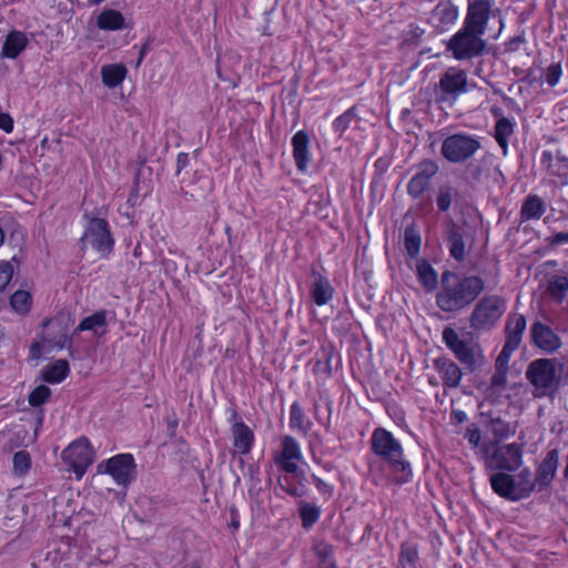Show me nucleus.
<instances>
[{
  "mask_svg": "<svg viewBox=\"0 0 568 568\" xmlns=\"http://www.w3.org/2000/svg\"><path fill=\"white\" fill-rule=\"evenodd\" d=\"M304 480L305 475L300 469L296 473H285L277 479L281 489L293 497H303L306 494Z\"/></svg>",
  "mask_w": 568,
  "mask_h": 568,
  "instance_id": "nucleus-27",
  "label": "nucleus"
},
{
  "mask_svg": "<svg viewBox=\"0 0 568 568\" xmlns=\"http://www.w3.org/2000/svg\"><path fill=\"white\" fill-rule=\"evenodd\" d=\"M480 439V436L478 433L476 434H473L470 437H469V442L474 445H478V442Z\"/></svg>",
  "mask_w": 568,
  "mask_h": 568,
  "instance_id": "nucleus-58",
  "label": "nucleus"
},
{
  "mask_svg": "<svg viewBox=\"0 0 568 568\" xmlns=\"http://www.w3.org/2000/svg\"><path fill=\"white\" fill-rule=\"evenodd\" d=\"M454 415L459 423H463L466 419V414L463 410H456L454 412Z\"/></svg>",
  "mask_w": 568,
  "mask_h": 568,
  "instance_id": "nucleus-56",
  "label": "nucleus"
},
{
  "mask_svg": "<svg viewBox=\"0 0 568 568\" xmlns=\"http://www.w3.org/2000/svg\"><path fill=\"white\" fill-rule=\"evenodd\" d=\"M398 568H423L420 565L418 545L412 541L400 544Z\"/></svg>",
  "mask_w": 568,
  "mask_h": 568,
  "instance_id": "nucleus-30",
  "label": "nucleus"
},
{
  "mask_svg": "<svg viewBox=\"0 0 568 568\" xmlns=\"http://www.w3.org/2000/svg\"><path fill=\"white\" fill-rule=\"evenodd\" d=\"M126 73V67L122 63L105 64L101 68L102 83L106 88L113 89L123 82Z\"/></svg>",
  "mask_w": 568,
  "mask_h": 568,
  "instance_id": "nucleus-31",
  "label": "nucleus"
},
{
  "mask_svg": "<svg viewBox=\"0 0 568 568\" xmlns=\"http://www.w3.org/2000/svg\"><path fill=\"white\" fill-rule=\"evenodd\" d=\"M547 293L556 303H562L568 295V277L554 275L548 282Z\"/></svg>",
  "mask_w": 568,
  "mask_h": 568,
  "instance_id": "nucleus-36",
  "label": "nucleus"
},
{
  "mask_svg": "<svg viewBox=\"0 0 568 568\" xmlns=\"http://www.w3.org/2000/svg\"><path fill=\"white\" fill-rule=\"evenodd\" d=\"M507 383V368L496 367L495 373L490 378V387L495 390H500Z\"/></svg>",
  "mask_w": 568,
  "mask_h": 568,
  "instance_id": "nucleus-49",
  "label": "nucleus"
},
{
  "mask_svg": "<svg viewBox=\"0 0 568 568\" xmlns=\"http://www.w3.org/2000/svg\"><path fill=\"white\" fill-rule=\"evenodd\" d=\"M62 457L78 475H82L94 459L90 442L84 437L72 442L63 450Z\"/></svg>",
  "mask_w": 568,
  "mask_h": 568,
  "instance_id": "nucleus-14",
  "label": "nucleus"
},
{
  "mask_svg": "<svg viewBox=\"0 0 568 568\" xmlns=\"http://www.w3.org/2000/svg\"><path fill=\"white\" fill-rule=\"evenodd\" d=\"M525 377L534 398L554 397L560 388L568 386V361L558 357L532 359Z\"/></svg>",
  "mask_w": 568,
  "mask_h": 568,
  "instance_id": "nucleus-2",
  "label": "nucleus"
},
{
  "mask_svg": "<svg viewBox=\"0 0 568 568\" xmlns=\"http://www.w3.org/2000/svg\"><path fill=\"white\" fill-rule=\"evenodd\" d=\"M303 459V453L300 443L290 435L281 438L280 449L273 453V460L280 470L284 473H296L297 463Z\"/></svg>",
  "mask_w": 568,
  "mask_h": 568,
  "instance_id": "nucleus-12",
  "label": "nucleus"
},
{
  "mask_svg": "<svg viewBox=\"0 0 568 568\" xmlns=\"http://www.w3.org/2000/svg\"><path fill=\"white\" fill-rule=\"evenodd\" d=\"M316 356L313 367L314 372L320 375L329 376L332 374V349L323 348Z\"/></svg>",
  "mask_w": 568,
  "mask_h": 568,
  "instance_id": "nucleus-40",
  "label": "nucleus"
},
{
  "mask_svg": "<svg viewBox=\"0 0 568 568\" xmlns=\"http://www.w3.org/2000/svg\"><path fill=\"white\" fill-rule=\"evenodd\" d=\"M530 337L532 344L547 354L557 352L562 345L558 334L555 333L550 326L540 321H536L531 324Z\"/></svg>",
  "mask_w": 568,
  "mask_h": 568,
  "instance_id": "nucleus-15",
  "label": "nucleus"
},
{
  "mask_svg": "<svg viewBox=\"0 0 568 568\" xmlns=\"http://www.w3.org/2000/svg\"><path fill=\"white\" fill-rule=\"evenodd\" d=\"M559 465V453L557 449H551L547 453L546 457L539 464L536 470L535 488L538 486L539 490H542L550 486L554 480L557 468Z\"/></svg>",
  "mask_w": 568,
  "mask_h": 568,
  "instance_id": "nucleus-22",
  "label": "nucleus"
},
{
  "mask_svg": "<svg viewBox=\"0 0 568 568\" xmlns=\"http://www.w3.org/2000/svg\"><path fill=\"white\" fill-rule=\"evenodd\" d=\"M316 557L321 560V564L326 568L334 567L333 560V547L327 542L320 541L314 546Z\"/></svg>",
  "mask_w": 568,
  "mask_h": 568,
  "instance_id": "nucleus-47",
  "label": "nucleus"
},
{
  "mask_svg": "<svg viewBox=\"0 0 568 568\" xmlns=\"http://www.w3.org/2000/svg\"><path fill=\"white\" fill-rule=\"evenodd\" d=\"M458 14V8L452 1H442L432 11L428 22L435 32H448L455 24Z\"/></svg>",
  "mask_w": 568,
  "mask_h": 568,
  "instance_id": "nucleus-18",
  "label": "nucleus"
},
{
  "mask_svg": "<svg viewBox=\"0 0 568 568\" xmlns=\"http://www.w3.org/2000/svg\"><path fill=\"white\" fill-rule=\"evenodd\" d=\"M438 172V165L432 160H427L420 163L418 172L412 176L407 184L408 194L418 199L428 189L430 180Z\"/></svg>",
  "mask_w": 568,
  "mask_h": 568,
  "instance_id": "nucleus-19",
  "label": "nucleus"
},
{
  "mask_svg": "<svg viewBox=\"0 0 568 568\" xmlns=\"http://www.w3.org/2000/svg\"><path fill=\"white\" fill-rule=\"evenodd\" d=\"M104 0H89V2H91L92 4H100L102 3Z\"/></svg>",
  "mask_w": 568,
  "mask_h": 568,
  "instance_id": "nucleus-62",
  "label": "nucleus"
},
{
  "mask_svg": "<svg viewBox=\"0 0 568 568\" xmlns=\"http://www.w3.org/2000/svg\"><path fill=\"white\" fill-rule=\"evenodd\" d=\"M70 373L69 363L65 359H57L42 369V377L47 383H61Z\"/></svg>",
  "mask_w": 568,
  "mask_h": 568,
  "instance_id": "nucleus-33",
  "label": "nucleus"
},
{
  "mask_svg": "<svg viewBox=\"0 0 568 568\" xmlns=\"http://www.w3.org/2000/svg\"><path fill=\"white\" fill-rule=\"evenodd\" d=\"M526 317L519 313H510L505 324V335L508 349H518L526 331Z\"/></svg>",
  "mask_w": 568,
  "mask_h": 568,
  "instance_id": "nucleus-23",
  "label": "nucleus"
},
{
  "mask_svg": "<svg viewBox=\"0 0 568 568\" xmlns=\"http://www.w3.org/2000/svg\"><path fill=\"white\" fill-rule=\"evenodd\" d=\"M437 91L439 102L456 101L468 91L467 73L456 67L448 68L440 74Z\"/></svg>",
  "mask_w": 568,
  "mask_h": 568,
  "instance_id": "nucleus-11",
  "label": "nucleus"
},
{
  "mask_svg": "<svg viewBox=\"0 0 568 568\" xmlns=\"http://www.w3.org/2000/svg\"><path fill=\"white\" fill-rule=\"evenodd\" d=\"M371 444L374 454L387 463L398 483H407L410 479V464L404 458L402 444L390 432L376 428L372 434Z\"/></svg>",
  "mask_w": 568,
  "mask_h": 568,
  "instance_id": "nucleus-4",
  "label": "nucleus"
},
{
  "mask_svg": "<svg viewBox=\"0 0 568 568\" xmlns=\"http://www.w3.org/2000/svg\"><path fill=\"white\" fill-rule=\"evenodd\" d=\"M300 516L303 527L310 529L320 519L321 508L308 503H302L300 505Z\"/></svg>",
  "mask_w": 568,
  "mask_h": 568,
  "instance_id": "nucleus-39",
  "label": "nucleus"
},
{
  "mask_svg": "<svg viewBox=\"0 0 568 568\" xmlns=\"http://www.w3.org/2000/svg\"><path fill=\"white\" fill-rule=\"evenodd\" d=\"M485 468L495 471L515 473L524 464V445L517 443L491 445L485 450Z\"/></svg>",
  "mask_w": 568,
  "mask_h": 568,
  "instance_id": "nucleus-7",
  "label": "nucleus"
},
{
  "mask_svg": "<svg viewBox=\"0 0 568 568\" xmlns=\"http://www.w3.org/2000/svg\"><path fill=\"white\" fill-rule=\"evenodd\" d=\"M49 323H50V320H44V322H43V326H44V327H45V326H48V325H49Z\"/></svg>",
  "mask_w": 568,
  "mask_h": 568,
  "instance_id": "nucleus-63",
  "label": "nucleus"
},
{
  "mask_svg": "<svg viewBox=\"0 0 568 568\" xmlns=\"http://www.w3.org/2000/svg\"><path fill=\"white\" fill-rule=\"evenodd\" d=\"M7 36H11V37H14V36H23V33H22V32H20V31L12 30V31H9V32L7 33Z\"/></svg>",
  "mask_w": 568,
  "mask_h": 568,
  "instance_id": "nucleus-60",
  "label": "nucleus"
},
{
  "mask_svg": "<svg viewBox=\"0 0 568 568\" xmlns=\"http://www.w3.org/2000/svg\"><path fill=\"white\" fill-rule=\"evenodd\" d=\"M443 341L456 358L470 372L476 371L483 365L484 356L479 345L460 338L454 328H444Z\"/></svg>",
  "mask_w": 568,
  "mask_h": 568,
  "instance_id": "nucleus-8",
  "label": "nucleus"
},
{
  "mask_svg": "<svg viewBox=\"0 0 568 568\" xmlns=\"http://www.w3.org/2000/svg\"><path fill=\"white\" fill-rule=\"evenodd\" d=\"M103 467L118 485L128 486L134 479L135 462L131 454L115 455L98 466L100 470Z\"/></svg>",
  "mask_w": 568,
  "mask_h": 568,
  "instance_id": "nucleus-13",
  "label": "nucleus"
},
{
  "mask_svg": "<svg viewBox=\"0 0 568 568\" xmlns=\"http://www.w3.org/2000/svg\"><path fill=\"white\" fill-rule=\"evenodd\" d=\"M312 479L315 484V487L317 488V490L325 495L326 497H331L332 494H333V486L329 485L328 483L324 481L322 478H320L318 476L316 475H312Z\"/></svg>",
  "mask_w": 568,
  "mask_h": 568,
  "instance_id": "nucleus-52",
  "label": "nucleus"
},
{
  "mask_svg": "<svg viewBox=\"0 0 568 568\" xmlns=\"http://www.w3.org/2000/svg\"><path fill=\"white\" fill-rule=\"evenodd\" d=\"M310 142V135L305 130L297 131L292 138L294 162L302 173L307 171L311 161Z\"/></svg>",
  "mask_w": 568,
  "mask_h": 568,
  "instance_id": "nucleus-24",
  "label": "nucleus"
},
{
  "mask_svg": "<svg viewBox=\"0 0 568 568\" xmlns=\"http://www.w3.org/2000/svg\"><path fill=\"white\" fill-rule=\"evenodd\" d=\"M356 119H357L356 108L352 106L334 120V122H333L334 132L337 133L339 136H342L344 134V132L349 128L351 123H353Z\"/></svg>",
  "mask_w": 568,
  "mask_h": 568,
  "instance_id": "nucleus-43",
  "label": "nucleus"
},
{
  "mask_svg": "<svg viewBox=\"0 0 568 568\" xmlns=\"http://www.w3.org/2000/svg\"><path fill=\"white\" fill-rule=\"evenodd\" d=\"M230 423L232 424L231 433L235 452L247 455L254 444L253 430L240 418L235 410L231 413Z\"/></svg>",
  "mask_w": 568,
  "mask_h": 568,
  "instance_id": "nucleus-17",
  "label": "nucleus"
},
{
  "mask_svg": "<svg viewBox=\"0 0 568 568\" xmlns=\"http://www.w3.org/2000/svg\"><path fill=\"white\" fill-rule=\"evenodd\" d=\"M485 282L480 276H460L446 271L442 274L436 305L446 313H456L469 306L484 292Z\"/></svg>",
  "mask_w": 568,
  "mask_h": 568,
  "instance_id": "nucleus-1",
  "label": "nucleus"
},
{
  "mask_svg": "<svg viewBox=\"0 0 568 568\" xmlns=\"http://www.w3.org/2000/svg\"><path fill=\"white\" fill-rule=\"evenodd\" d=\"M290 427L303 435H307L312 427L311 420L305 416L298 402H294L290 408Z\"/></svg>",
  "mask_w": 568,
  "mask_h": 568,
  "instance_id": "nucleus-35",
  "label": "nucleus"
},
{
  "mask_svg": "<svg viewBox=\"0 0 568 568\" xmlns=\"http://www.w3.org/2000/svg\"><path fill=\"white\" fill-rule=\"evenodd\" d=\"M429 383H430L432 385H437V382H435V379H432V378H429Z\"/></svg>",
  "mask_w": 568,
  "mask_h": 568,
  "instance_id": "nucleus-64",
  "label": "nucleus"
},
{
  "mask_svg": "<svg viewBox=\"0 0 568 568\" xmlns=\"http://www.w3.org/2000/svg\"><path fill=\"white\" fill-rule=\"evenodd\" d=\"M123 23L122 13L113 9L103 10L98 17V26L102 30L115 31L121 29Z\"/></svg>",
  "mask_w": 568,
  "mask_h": 568,
  "instance_id": "nucleus-37",
  "label": "nucleus"
},
{
  "mask_svg": "<svg viewBox=\"0 0 568 568\" xmlns=\"http://www.w3.org/2000/svg\"><path fill=\"white\" fill-rule=\"evenodd\" d=\"M312 277L314 278L310 294L312 301L317 306H323L328 304L334 296V288L329 282V280L323 276L318 271L312 270Z\"/></svg>",
  "mask_w": 568,
  "mask_h": 568,
  "instance_id": "nucleus-26",
  "label": "nucleus"
},
{
  "mask_svg": "<svg viewBox=\"0 0 568 568\" xmlns=\"http://www.w3.org/2000/svg\"><path fill=\"white\" fill-rule=\"evenodd\" d=\"M561 77V67L552 63L547 68L545 80L550 87H555Z\"/></svg>",
  "mask_w": 568,
  "mask_h": 568,
  "instance_id": "nucleus-51",
  "label": "nucleus"
},
{
  "mask_svg": "<svg viewBox=\"0 0 568 568\" xmlns=\"http://www.w3.org/2000/svg\"><path fill=\"white\" fill-rule=\"evenodd\" d=\"M84 331L91 332L97 337H102L106 334V311H98L92 315L84 317L74 329V333Z\"/></svg>",
  "mask_w": 568,
  "mask_h": 568,
  "instance_id": "nucleus-28",
  "label": "nucleus"
},
{
  "mask_svg": "<svg viewBox=\"0 0 568 568\" xmlns=\"http://www.w3.org/2000/svg\"><path fill=\"white\" fill-rule=\"evenodd\" d=\"M457 195V191L448 184L442 185L438 190L436 199L437 207L440 212H447L450 209L453 199Z\"/></svg>",
  "mask_w": 568,
  "mask_h": 568,
  "instance_id": "nucleus-44",
  "label": "nucleus"
},
{
  "mask_svg": "<svg viewBox=\"0 0 568 568\" xmlns=\"http://www.w3.org/2000/svg\"><path fill=\"white\" fill-rule=\"evenodd\" d=\"M422 239L413 227L405 230V247L410 257H416L420 250Z\"/></svg>",
  "mask_w": 568,
  "mask_h": 568,
  "instance_id": "nucleus-46",
  "label": "nucleus"
},
{
  "mask_svg": "<svg viewBox=\"0 0 568 568\" xmlns=\"http://www.w3.org/2000/svg\"><path fill=\"white\" fill-rule=\"evenodd\" d=\"M550 245L568 244V232H558L547 239Z\"/></svg>",
  "mask_w": 568,
  "mask_h": 568,
  "instance_id": "nucleus-54",
  "label": "nucleus"
},
{
  "mask_svg": "<svg viewBox=\"0 0 568 568\" xmlns=\"http://www.w3.org/2000/svg\"><path fill=\"white\" fill-rule=\"evenodd\" d=\"M433 367L439 374L444 387L457 388L463 378L462 368L448 357H438L433 361Z\"/></svg>",
  "mask_w": 568,
  "mask_h": 568,
  "instance_id": "nucleus-21",
  "label": "nucleus"
},
{
  "mask_svg": "<svg viewBox=\"0 0 568 568\" xmlns=\"http://www.w3.org/2000/svg\"><path fill=\"white\" fill-rule=\"evenodd\" d=\"M13 275V266L10 262L0 263V292L10 283Z\"/></svg>",
  "mask_w": 568,
  "mask_h": 568,
  "instance_id": "nucleus-50",
  "label": "nucleus"
},
{
  "mask_svg": "<svg viewBox=\"0 0 568 568\" xmlns=\"http://www.w3.org/2000/svg\"><path fill=\"white\" fill-rule=\"evenodd\" d=\"M145 47L146 45H143L142 49L140 50V53H139V59H138V62H136V67H139L144 58V54H145Z\"/></svg>",
  "mask_w": 568,
  "mask_h": 568,
  "instance_id": "nucleus-57",
  "label": "nucleus"
},
{
  "mask_svg": "<svg viewBox=\"0 0 568 568\" xmlns=\"http://www.w3.org/2000/svg\"><path fill=\"white\" fill-rule=\"evenodd\" d=\"M3 241H4V232L0 227V246L3 244Z\"/></svg>",
  "mask_w": 568,
  "mask_h": 568,
  "instance_id": "nucleus-61",
  "label": "nucleus"
},
{
  "mask_svg": "<svg viewBox=\"0 0 568 568\" xmlns=\"http://www.w3.org/2000/svg\"><path fill=\"white\" fill-rule=\"evenodd\" d=\"M183 568H200V564L196 560L186 562Z\"/></svg>",
  "mask_w": 568,
  "mask_h": 568,
  "instance_id": "nucleus-59",
  "label": "nucleus"
},
{
  "mask_svg": "<svg viewBox=\"0 0 568 568\" xmlns=\"http://www.w3.org/2000/svg\"><path fill=\"white\" fill-rule=\"evenodd\" d=\"M507 310V302L499 295H486L474 306L469 326L476 332H488L499 323Z\"/></svg>",
  "mask_w": 568,
  "mask_h": 568,
  "instance_id": "nucleus-6",
  "label": "nucleus"
},
{
  "mask_svg": "<svg viewBox=\"0 0 568 568\" xmlns=\"http://www.w3.org/2000/svg\"><path fill=\"white\" fill-rule=\"evenodd\" d=\"M480 146L479 140L475 136L456 133L443 141L440 153L450 163H462L470 159Z\"/></svg>",
  "mask_w": 568,
  "mask_h": 568,
  "instance_id": "nucleus-10",
  "label": "nucleus"
},
{
  "mask_svg": "<svg viewBox=\"0 0 568 568\" xmlns=\"http://www.w3.org/2000/svg\"><path fill=\"white\" fill-rule=\"evenodd\" d=\"M486 43L481 38H449L446 49L456 60H470L483 53Z\"/></svg>",
  "mask_w": 568,
  "mask_h": 568,
  "instance_id": "nucleus-16",
  "label": "nucleus"
},
{
  "mask_svg": "<svg viewBox=\"0 0 568 568\" xmlns=\"http://www.w3.org/2000/svg\"><path fill=\"white\" fill-rule=\"evenodd\" d=\"M489 484L497 496L511 503L529 498L535 490L534 475L528 467L521 468L517 474L491 473Z\"/></svg>",
  "mask_w": 568,
  "mask_h": 568,
  "instance_id": "nucleus-5",
  "label": "nucleus"
},
{
  "mask_svg": "<svg viewBox=\"0 0 568 568\" xmlns=\"http://www.w3.org/2000/svg\"><path fill=\"white\" fill-rule=\"evenodd\" d=\"M189 164V154L187 153H179L176 156V175H180L182 170L186 168Z\"/></svg>",
  "mask_w": 568,
  "mask_h": 568,
  "instance_id": "nucleus-55",
  "label": "nucleus"
},
{
  "mask_svg": "<svg viewBox=\"0 0 568 568\" xmlns=\"http://www.w3.org/2000/svg\"><path fill=\"white\" fill-rule=\"evenodd\" d=\"M515 125L514 120L505 116L498 119L495 124L494 136L498 145L503 149L504 155L507 154L509 138L514 134Z\"/></svg>",
  "mask_w": 568,
  "mask_h": 568,
  "instance_id": "nucleus-32",
  "label": "nucleus"
},
{
  "mask_svg": "<svg viewBox=\"0 0 568 568\" xmlns=\"http://www.w3.org/2000/svg\"><path fill=\"white\" fill-rule=\"evenodd\" d=\"M546 212L545 201L537 194H529L520 209V221L539 220Z\"/></svg>",
  "mask_w": 568,
  "mask_h": 568,
  "instance_id": "nucleus-29",
  "label": "nucleus"
},
{
  "mask_svg": "<svg viewBox=\"0 0 568 568\" xmlns=\"http://www.w3.org/2000/svg\"><path fill=\"white\" fill-rule=\"evenodd\" d=\"M445 235L450 255L458 262L465 258V242L463 229L449 219L445 224Z\"/></svg>",
  "mask_w": 568,
  "mask_h": 568,
  "instance_id": "nucleus-25",
  "label": "nucleus"
},
{
  "mask_svg": "<svg viewBox=\"0 0 568 568\" xmlns=\"http://www.w3.org/2000/svg\"><path fill=\"white\" fill-rule=\"evenodd\" d=\"M51 395V390L45 385L36 387L29 395V404L33 407L42 405Z\"/></svg>",
  "mask_w": 568,
  "mask_h": 568,
  "instance_id": "nucleus-48",
  "label": "nucleus"
},
{
  "mask_svg": "<svg viewBox=\"0 0 568 568\" xmlns=\"http://www.w3.org/2000/svg\"><path fill=\"white\" fill-rule=\"evenodd\" d=\"M416 273L419 283L427 292H433L438 286L437 273L426 260L417 263Z\"/></svg>",
  "mask_w": 568,
  "mask_h": 568,
  "instance_id": "nucleus-34",
  "label": "nucleus"
},
{
  "mask_svg": "<svg viewBox=\"0 0 568 568\" xmlns=\"http://www.w3.org/2000/svg\"><path fill=\"white\" fill-rule=\"evenodd\" d=\"M28 44V38H6L2 55L9 59L17 58Z\"/></svg>",
  "mask_w": 568,
  "mask_h": 568,
  "instance_id": "nucleus-41",
  "label": "nucleus"
},
{
  "mask_svg": "<svg viewBox=\"0 0 568 568\" xmlns=\"http://www.w3.org/2000/svg\"><path fill=\"white\" fill-rule=\"evenodd\" d=\"M494 4L495 0H467L463 27L453 36H483L485 32L500 36L505 22L501 10Z\"/></svg>",
  "mask_w": 568,
  "mask_h": 568,
  "instance_id": "nucleus-3",
  "label": "nucleus"
},
{
  "mask_svg": "<svg viewBox=\"0 0 568 568\" xmlns=\"http://www.w3.org/2000/svg\"><path fill=\"white\" fill-rule=\"evenodd\" d=\"M13 474L17 476L26 475L31 467V456L27 450H19L13 455Z\"/></svg>",
  "mask_w": 568,
  "mask_h": 568,
  "instance_id": "nucleus-45",
  "label": "nucleus"
},
{
  "mask_svg": "<svg viewBox=\"0 0 568 568\" xmlns=\"http://www.w3.org/2000/svg\"><path fill=\"white\" fill-rule=\"evenodd\" d=\"M516 349H508L507 345L504 344L501 352L499 353L497 359H496V367H505L507 368L508 362L510 359V356Z\"/></svg>",
  "mask_w": 568,
  "mask_h": 568,
  "instance_id": "nucleus-53",
  "label": "nucleus"
},
{
  "mask_svg": "<svg viewBox=\"0 0 568 568\" xmlns=\"http://www.w3.org/2000/svg\"><path fill=\"white\" fill-rule=\"evenodd\" d=\"M490 430L496 442L505 440L516 433V425L501 418L490 420Z\"/></svg>",
  "mask_w": 568,
  "mask_h": 568,
  "instance_id": "nucleus-38",
  "label": "nucleus"
},
{
  "mask_svg": "<svg viewBox=\"0 0 568 568\" xmlns=\"http://www.w3.org/2000/svg\"><path fill=\"white\" fill-rule=\"evenodd\" d=\"M82 250L91 246L101 257L108 256L114 245V240L104 219L92 217L89 220L81 237Z\"/></svg>",
  "mask_w": 568,
  "mask_h": 568,
  "instance_id": "nucleus-9",
  "label": "nucleus"
},
{
  "mask_svg": "<svg viewBox=\"0 0 568 568\" xmlns=\"http://www.w3.org/2000/svg\"><path fill=\"white\" fill-rule=\"evenodd\" d=\"M541 165H544L550 176L558 178L561 185H568V156L561 151H542Z\"/></svg>",
  "mask_w": 568,
  "mask_h": 568,
  "instance_id": "nucleus-20",
  "label": "nucleus"
},
{
  "mask_svg": "<svg viewBox=\"0 0 568 568\" xmlns=\"http://www.w3.org/2000/svg\"><path fill=\"white\" fill-rule=\"evenodd\" d=\"M32 304L31 294L27 291H17L10 298L11 307L19 314H27Z\"/></svg>",
  "mask_w": 568,
  "mask_h": 568,
  "instance_id": "nucleus-42",
  "label": "nucleus"
}]
</instances>
